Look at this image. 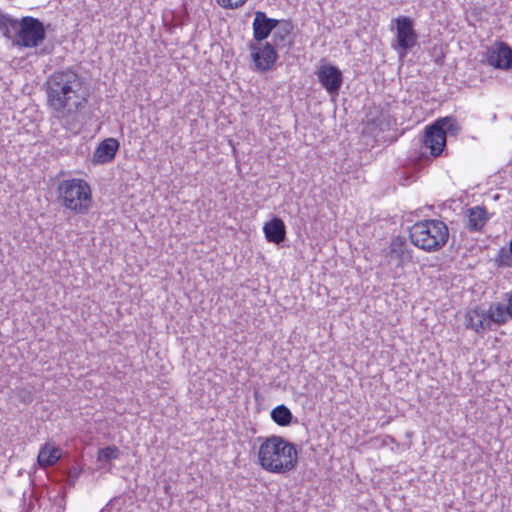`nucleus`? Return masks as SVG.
I'll use <instances>...</instances> for the list:
<instances>
[{"instance_id": "nucleus-1", "label": "nucleus", "mask_w": 512, "mask_h": 512, "mask_svg": "<svg viewBox=\"0 0 512 512\" xmlns=\"http://www.w3.org/2000/svg\"><path fill=\"white\" fill-rule=\"evenodd\" d=\"M46 85L53 116L65 126L71 125L89 97L87 84L76 72L66 69L50 75Z\"/></svg>"}, {"instance_id": "nucleus-2", "label": "nucleus", "mask_w": 512, "mask_h": 512, "mask_svg": "<svg viewBox=\"0 0 512 512\" xmlns=\"http://www.w3.org/2000/svg\"><path fill=\"white\" fill-rule=\"evenodd\" d=\"M258 441L261 442L258 462L264 470L285 474L297 466L298 452L292 442L278 435L259 437Z\"/></svg>"}, {"instance_id": "nucleus-3", "label": "nucleus", "mask_w": 512, "mask_h": 512, "mask_svg": "<svg viewBox=\"0 0 512 512\" xmlns=\"http://www.w3.org/2000/svg\"><path fill=\"white\" fill-rule=\"evenodd\" d=\"M409 239L414 246L425 252H436L446 245L449 229L441 220H422L409 229Z\"/></svg>"}, {"instance_id": "nucleus-4", "label": "nucleus", "mask_w": 512, "mask_h": 512, "mask_svg": "<svg viewBox=\"0 0 512 512\" xmlns=\"http://www.w3.org/2000/svg\"><path fill=\"white\" fill-rule=\"evenodd\" d=\"M56 192L59 204L74 214H86L92 205L90 185L83 179L62 180Z\"/></svg>"}, {"instance_id": "nucleus-5", "label": "nucleus", "mask_w": 512, "mask_h": 512, "mask_svg": "<svg viewBox=\"0 0 512 512\" xmlns=\"http://www.w3.org/2000/svg\"><path fill=\"white\" fill-rule=\"evenodd\" d=\"M459 131L460 127L455 119L439 118L425 128L420 142L423 148L430 151V156L438 157L446 146L447 136H456Z\"/></svg>"}, {"instance_id": "nucleus-6", "label": "nucleus", "mask_w": 512, "mask_h": 512, "mask_svg": "<svg viewBox=\"0 0 512 512\" xmlns=\"http://www.w3.org/2000/svg\"><path fill=\"white\" fill-rule=\"evenodd\" d=\"M396 36L392 44L393 48L402 59L408 51L418 44V34L414 28V21L408 16H398L393 20Z\"/></svg>"}, {"instance_id": "nucleus-7", "label": "nucleus", "mask_w": 512, "mask_h": 512, "mask_svg": "<svg viewBox=\"0 0 512 512\" xmlns=\"http://www.w3.org/2000/svg\"><path fill=\"white\" fill-rule=\"evenodd\" d=\"M46 37L44 24L31 16L19 20L17 40L15 45L32 48L39 46Z\"/></svg>"}, {"instance_id": "nucleus-8", "label": "nucleus", "mask_w": 512, "mask_h": 512, "mask_svg": "<svg viewBox=\"0 0 512 512\" xmlns=\"http://www.w3.org/2000/svg\"><path fill=\"white\" fill-rule=\"evenodd\" d=\"M316 75L323 88L330 95H338L343 83V75L337 66H319Z\"/></svg>"}, {"instance_id": "nucleus-9", "label": "nucleus", "mask_w": 512, "mask_h": 512, "mask_svg": "<svg viewBox=\"0 0 512 512\" xmlns=\"http://www.w3.org/2000/svg\"><path fill=\"white\" fill-rule=\"evenodd\" d=\"M386 256L389 262H395L397 267H403L412 260V250L408 248L404 238L397 236L392 238Z\"/></svg>"}, {"instance_id": "nucleus-10", "label": "nucleus", "mask_w": 512, "mask_h": 512, "mask_svg": "<svg viewBox=\"0 0 512 512\" xmlns=\"http://www.w3.org/2000/svg\"><path fill=\"white\" fill-rule=\"evenodd\" d=\"M279 24V20L269 18L265 12L256 11L252 24L254 39L258 42L265 40Z\"/></svg>"}, {"instance_id": "nucleus-11", "label": "nucleus", "mask_w": 512, "mask_h": 512, "mask_svg": "<svg viewBox=\"0 0 512 512\" xmlns=\"http://www.w3.org/2000/svg\"><path fill=\"white\" fill-rule=\"evenodd\" d=\"M487 64H512V47L504 41H496L484 54Z\"/></svg>"}, {"instance_id": "nucleus-12", "label": "nucleus", "mask_w": 512, "mask_h": 512, "mask_svg": "<svg viewBox=\"0 0 512 512\" xmlns=\"http://www.w3.org/2000/svg\"><path fill=\"white\" fill-rule=\"evenodd\" d=\"M119 149V142L115 138L104 139L95 149L92 162L106 164L111 162Z\"/></svg>"}, {"instance_id": "nucleus-13", "label": "nucleus", "mask_w": 512, "mask_h": 512, "mask_svg": "<svg viewBox=\"0 0 512 512\" xmlns=\"http://www.w3.org/2000/svg\"><path fill=\"white\" fill-rule=\"evenodd\" d=\"M465 228L470 232H479L489 220L487 211L484 207L474 206L466 210Z\"/></svg>"}, {"instance_id": "nucleus-14", "label": "nucleus", "mask_w": 512, "mask_h": 512, "mask_svg": "<svg viewBox=\"0 0 512 512\" xmlns=\"http://www.w3.org/2000/svg\"><path fill=\"white\" fill-rule=\"evenodd\" d=\"M466 325L467 328L472 329L476 333H483L486 330H491L487 312L481 307H476L467 312Z\"/></svg>"}, {"instance_id": "nucleus-15", "label": "nucleus", "mask_w": 512, "mask_h": 512, "mask_svg": "<svg viewBox=\"0 0 512 512\" xmlns=\"http://www.w3.org/2000/svg\"><path fill=\"white\" fill-rule=\"evenodd\" d=\"M263 232L268 242L280 244L286 239V226L279 217H273L263 226Z\"/></svg>"}, {"instance_id": "nucleus-16", "label": "nucleus", "mask_w": 512, "mask_h": 512, "mask_svg": "<svg viewBox=\"0 0 512 512\" xmlns=\"http://www.w3.org/2000/svg\"><path fill=\"white\" fill-rule=\"evenodd\" d=\"M276 46L266 42L263 46L260 44H250L251 57L255 64H275L277 59Z\"/></svg>"}, {"instance_id": "nucleus-17", "label": "nucleus", "mask_w": 512, "mask_h": 512, "mask_svg": "<svg viewBox=\"0 0 512 512\" xmlns=\"http://www.w3.org/2000/svg\"><path fill=\"white\" fill-rule=\"evenodd\" d=\"M486 312L491 325V330H493L494 326H502L507 323L509 318L511 319V312L508 303L507 305L500 302L491 303Z\"/></svg>"}, {"instance_id": "nucleus-18", "label": "nucleus", "mask_w": 512, "mask_h": 512, "mask_svg": "<svg viewBox=\"0 0 512 512\" xmlns=\"http://www.w3.org/2000/svg\"><path fill=\"white\" fill-rule=\"evenodd\" d=\"M274 30L273 42L277 48H285L287 45L291 44V32L293 30L291 21H280V24Z\"/></svg>"}, {"instance_id": "nucleus-19", "label": "nucleus", "mask_w": 512, "mask_h": 512, "mask_svg": "<svg viewBox=\"0 0 512 512\" xmlns=\"http://www.w3.org/2000/svg\"><path fill=\"white\" fill-rule=\"evenodd\" d=\"M61 457L59 448L50 444H45L41 447L37 461L41 467H49L54 465Z\"/></svg>"}, {"instance_id": "nucleus-20", "label": "nucleus", "mask_w": 512, "mask_h": 512, "mask_svg": "<svg viewBox=\"0 0 512 512\" xmlns=\"http://www.w3.org/2000/svg\"><path fill=\"white\" fill-rule=\"evenodd\" d=\"M19 20L9 15L0 13V32L4 37L13 41L17 40Z\"/></svg>"}, {"instance_id": "nucleus-21", "label": "nucleus", "mask_w": 512, "mask_h": 512, "mask_svg": "<svg viewBox=\"0 0 512 512\" xmlns=\"http://www.w3.org/2000/svg\"><path fill=\"white\" fill-rule=\"evenodd\" d=\"M271 419L279 426H288L291 424L293 415L290 409L284 404H280L272 409Z\"/></svg>"}, {"instance_id": "nucleus-22", "label": "nucleus", "mask_w": 512, "mask_h": 512, "mask_svg": "<svg viewBox=\"0 0 512 512\" xmlns=\"http://www.w3.org/2000/svg\"><path fill=\"white\" fill-rule=\"evenodd\" d=\"M120 457V450L115 445L107 446L98 450L97 460L99 462H111Z\"/></svg>"}, {"instance_id": "nucleus-23", "label": "nucleus", "mask_w": 512, "mask_h": 512, "mask_svg": "<svg viewBox=\"0 0 512 512\" xmlns=\"http://www.w3.org/2000/svg\"><path fill=\"white\" fill-rule=\"evenodd\" d=\"M495 263L498 267H511L512 266V253L505 247L499 249L495 257Z\"/></svg>"}, {"instance_id": "nucleus-24", "label": "nucleus", "mask_w": 512, "mask_h": 512, "mask_svg": "<svg viewBox=\"0 0 512 512\" xmlns=\"http://www.w3.org/2000/svg\"><path fill=\"white\" fill-rule=\"evenodd\" d=\"M247 0H216L217 4L225 9H237L242 7Z\"/></svg>"}, {"instance_id": "nucleus-25", "label": "nucleus", "mask_w": 512, "mask_h": 512, "mask_svg": "<svg viewBox=\"0 0 512 512\" xmlns=\"http://www.w3.org/2000/svg\"><path fill=\"white\" fill-rule=\"evenodd\" d=\"M17 397L24 404H30L34 399L33 393L24 388L17 391Z\"/></svg>"}, {"instance_id": "nucleus-26", "label": "nucleus", "mask_w": 512, "mask_h": 512, "mask_svg": "<svg viewBox=\"0 0 512 512\" xmlns=\"http://www.w3.org/2000/svg\"><path fill=\"white\" fill-rule=\"evenodd\" d=\"M431 52H432V56L434 57V61L436 63H439L444 57V52H443V48L441 45H434L432 47Z\"/></svg>"}, {"instance_id": "nucleus-27", "label": "nucleus", "mask_w": 512, "mask_h": 512, "mask_svg": "<svg viewBox=\"0 0 512 512\" xmlns=\"http://www.w3.org/2000/svg\"><path fill=\"white\" fill-rule=\"evenodd\" d=\"M455 67V71L458 75L461 74V72H465L466 69H469L471 71H476V66H464V65H461V66H454Z\"/></svg>"}, {"instance_id": "nucleus-28", "label": "nucleus", "mask_w": 512, "mask_h": 512, "mask_svg": "<svg viewBox=\"0 0 512 512\" xmlns=\"http://www.w3.org/2000/svg\"><path fill=\"white\" fill-rule=\"evenodd\" d=\"M273 66H254V70L260 73H265L269 70H271Z\"/></svg>"}, {"instance_id": "nucleus-29", "label": "nucleus", "mask_w": 512, "mask_h": 512, "mask_svg": "<svg viewBox=\"0 0 512 512\" xmlns=\"http://www.w3.org/2000/svg\"><path fill=\"white\" fill-rule=\"evenodd\" d=\"M429 159H430V157L427 156L425 153H421L419 156L415 157L417 164H420L422 160H429Z\"/></svg>"}, {"instance_id": "nucleus-30", "label": "nucleus", "mask_w": 512, "mask_h": 512, "mask_svg": "<svg viewBox=\"0 0 512 512\" xmlns=\"http://www.w3.org/2000/svg\"><path fill=\"white\" fill-rule=\"evenodd\" d=\"M505 296H506V300H507V302L509 304V307H510L511 319H512V292L511 293H506Z\"/></svg>"}, {"instance_id": "nucleus-31", "label": "nucleus", "mask_w": 512, "mask_h": 512, "mask_svg": "<svg viewBox=\"0 0 512 512\" xmlns=\"http://www.w3.org/2000/svg\"><path fill=\"white\" fill-rule=\"evenodd\" d=\"M79 475V472L76 470V468H73L69 471V477L72 479H76Z\"/></svg>"}, {"instance_id": "nucleus-32", "label": "nucleus", "mask_w": 512, "mask_h": 512, "mask_svg": "<svg viewBox=\"0 0 512 512\" xmlns=\"http://www.w3.org/2000/svg\"><path fill=\"white\" fill-rule=\"evenodd\" d=\"M494 69H502V70H506V71H511L512 72V66H508V65H505V66H492Z\"/></svg>"}, {"instance_id": "nucleus-33", "label": "nucleus", "mask_w": 512, "mask_h": 512, "mask_svg": "<svg viewBox=\"0 0 512 512\" xmlns=\"http://www.w3.org/2000/svg\"><path fill=\"white\" fill-rule=\"evenodd\" d=\"M40 53H41V54H42V53H49V50H47L46 48H43V49H41V52H40Z\"/></svg>"}, {"instance_id": "nucleus-34", "label": "nucleus", "mask_w": 512, "mask_h": 512, "mask_svg": "<svg viewBox=\"0 0 512 512\" xmlns=\"http://www.w3.org/2000/svg\"><path fill=\"white\" fill-rule=\"evenodd\" d=\"M509 249H510V251L512 253V239L510 240V243H509Z\"/></svg>"}, {"instance_id": "nucleus-35", "label": "nucleus", "mask_w": 512, "mask_h": 512, "mask_svg": "<svg viewBox=\"0 0 512 512\" xmlns=\"http://www.w3.org/2000/svg\"><path fill=\"white\" fill-rule=\"evenodd\" d=\"M461 81H462L463 83H466L467 81L472 82L473 80H472V79H469V80H464V79H463V80H461Z\"/></svg>"}]
</instances>
